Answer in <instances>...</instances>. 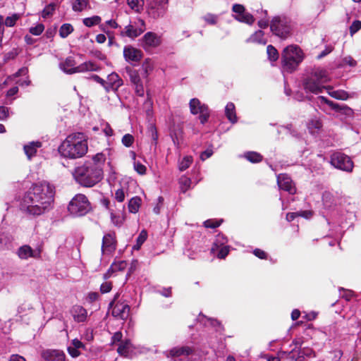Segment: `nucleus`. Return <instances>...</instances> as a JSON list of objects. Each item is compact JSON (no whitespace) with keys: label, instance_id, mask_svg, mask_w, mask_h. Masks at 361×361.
<instances>
[{"label":"nucleus","instance_id":"1","mask_svg":"<svg viewBox=\"0 0 361 361\" xmlns=\"http://www.w3.org/2000/svg\"><path fill=\"white\" fill-rule=\"evenodd\" d=\"M54 193V187L47 182L34 184L22 198L20 209L28 216H40L51 208Z\"/></svg>","mask_w":361,"mask_h":361},{"label":"nucleus","instance_id":"2","mask_svg":"<svg viewBox=\"0 0 361 361\" xmlns=\"http://www.w3.org/2000/svg\"><path fill=\"white\" fill-rule=\"evenodd\" d=\"M87 140L82 133H72L66 137L59 147L62 157L69 159L82 157L87 152Z\"/></svg>","mask_w":361,"mask_h":361},{"label":"nucleus","instance_id":"3","mask_svg":"<svg viewBox=\"0 0 361 361\" xmlns=\"http://www.w3.org/2000/svg\"><path fill=\"white\" fill-rule=\"evenodd\" d=\"M330 81L328 71L322 68H314L304 78L302 86L306 93L318 94L324 90L331 89V86L325 84Z\"/></svg>","mask_w":361,"mask_h":361},{"label":"nucleus","instance_id":"4","mask_svg":"<svg viewBox=\"0 0 361 361\" xmlns=\"http://www.w3.org/2000/svg\"><path fill=\"white\" fill-rule=\"evenodd\" d=\"M73 175L78 183L84 187L91 188L101 181L103 178V171L85 161L82 165L75 169Z\"/></svg>","mask_w":361,"mask_h":361},{"label":"nucleus","instance_id":"5","mask_svg":"<svg viewBox=\"0 0 361 361\" xmlns=\"http://www.w3.org/2000/svg\"><path fill=\"white\" fill-rule=\"evenodd\" d=\"M303 60V53L297 45H290L286 47L281 56L283 70L288 73L294 71Z\"/></svg>","mask_w":361,"mask_h":361},{"label":"nucleus","instance_id":"6","mask_svg":"<svg viewBox=\"0 0 361 361\" xmlns=\"http://www.w3.org/2000/svg\"><path fill=\"white\" fill-rule=\"evenodd\" d=\"M91 209V204L87 197L83 194L75 195L70 201L68 210L75 216L85 215Z\"/></svg>","mask_w":361,"mask_h":361},{"label":"nucleus","instance_id":"7","mask_svg":"<svg viewBox=\"0 0 361 361\" xmlns=\"http://www.w3.org/2000/svg\"><path fill=\"white\" fill-rule=\"evenodd\" d=\"M273 34L281 39L287 38L291 32L290 22L286 18L275 17L270 25Z\"/></svg>","mask_w":361,"mask_h":361},{"label":"nucleus","instance_id":"8","mask_svg":"<svg viewBox=\"0 0 361 361\" xmlns=\"http://www.w3.org/2000/svg\"><path fill=\"white\" fill-rule=\"evenodd\" d=\"M330 163L334 167L346 172H351L354 166L351 159L340 152L331 155Z\"/></svg>","mask_w":361,"mask_h":361},{"label":"nucleus","instance_id":"9","mask_svg":"<svg viewBox=\"0 0 361 361\" xmlns=\"http://www.w3.org/2000/svg\"><path fill=\"white\" fill-rule=\"evenodd\" d=\"M189 106L192 114H200L199 119L202 124L207 122L210 116L207 105L202 104L198 99L193 98L190 99Z\"/></svg>","mask_w":361,"mask_h":361},{"label":"nucleus","instance_id":"10","mask_svg":"<svg viewBox=\"0 0 361 361\" xmlns=\"http://www.w3.org/2000/svg\"><path fill=\"white\" fill-rule=\"evenodd\" d=\"M168 8V0H151L148 6V13L153 18L163 17Z\"/></svg>","mask_w":361,"mask_h":361},{"label":"nucleus","instance_id":"11","mask_svg":"<svg viewBox=\"0 0 361 361\" xmlns=\"http://www.w3.org/2000/svg\"><path fill=\"white\" fill-rule=\"evenodd\" d=\"M232 11L234 13L233 16L236 20L248 25H252L254 23L255 18L252 14L246 11L242 4H233Z\"/></svg>","mask_w":361,"mask_h":361},{"label":"nucleus","instance_id":"12","mask_svg":"<svg viewBox=\"0 0 361 361\" xmlns=\"http://www.w3.org/2000/svg\"><path fill=\"white\" fill-rule=\"evenodd\" d=\"M145 30V24L143 20L140 19L135 24H130L121 31V37H128L134 39L140 36Z\"/></svg>","mask_w":361,"mask_h":361},{"label":"nucleus","instance_id":"13","mask_svg":"<svg viewBox=\"0 0 361 361\" xmlns=\"http://www.w3.org/2000/svg\"><path fill=\"white\" fill-rule=\"evenodd\" d=\"M116 249V234L109 233L102 238V252L103 255H111Z\"/></svg>","mask_w":361,"mask_h":361},{"label":"nucleus","instance_id":"14","mask_svg":"<svg viewBox=\"0 0 361 361\" xmlns=\"http://www.w3.org/2000/svg\"><path fill=\"white\" fill-rule=\"evenodd\" d=\"M160 44V37L152 32H147L141 39V45L146 51L155 48Z\"/></svg>","mask_w":361,"mask_h":361},{"label":"nucleus","instance_id":"15","mask_svg":"<svg viewBox=\"0 0 361 361\" xmlns=\"http://www.w3.org/2000/svg\"><path fill=\"white\" fill-rule=\"evenodd\" d=\"M41 249H32L30 245H24L20 246L17 250V255L21 259H27L28 258L38 259L41 256Z\"/></svg>","mask_w":361,"mask_h":361},{"label":"nucleus","instance_id":"16","mask_svg":"<svg viewBox=\"0 0 361 361\" xmlns=\"http://www.w3.org/2000/svg\"><path fill=\"white\" fill-rule=\"evenodd\" d=\"M123 56L129 63L138 62L142 58V53L140 49L128 45L123 48Z\"/></svg>","mask_w":361,"mask_h":361},{"label":"nucleus","instance_id":"17","mask_svg":"<svg viewBox=\"0 0 361 361\" xmlns=\"http://www.w3.org/2000/svg\"><path fill=\"white\" fill-rule=\"evenodd\" d=\"M277 183L281 190L287 191L290 194H294L296 192V188L290 177L286 174H279L277 176Z\"/></svg>","mask_w":361,"mask_h":361},{"label":"nucleus","instance_id":"18","mask_svg":"<svg viewBox=\"0 0 361 361\" xmlns=\"http://www.w3.org/2000/svg\"><path fill=\"white\" fill-rule=\"evenodd\" d=\"M107 92L111 91L116 92L120 87L123 85L121 78L115 72L108 75L107 78Z\"/></svg>","mask_w":361,"mask_h":361},{"label":"nucleus","instance_id":"19","mask_svg":"<svg viewBox=\"0 0 361 361\" xmlns=\"http://www.w3.org/2000/svg\"><path fill=\"white\" fill-rule=\"evenodd\" d=\"M41 355L46 361H66L65 353L59 350H45L42 352Z\"/></svg>","mask_w":361,"mask_h":361},{"label":"nucleus","instance_id":"20","mask_svg":"<svg viewBox=\"0 0 361 361\" xmlns=\"http://www.w3.org/2000/svg\"><path fill=\"white\" fill-rule=\"evenodd\" d=\"M130 306L124 303H117L112 310V315L121 319H126L130 313Z\"/></svg>","mask_w":361,"mask_h":361},{"label":"nucleus","instance_id":"21","mask_svg":"<svg viewBox=\"0 0 361 361\" xmlns=\"http://www.w3.org/2000/svg\"><path fill=\"white\" fill-rule=\"evenodd\" d=\"M71 315L75 322L80 323L85 322L87 318V311L80 305H74L71 310Z\"/></svg>","mask_w":361,"mask_h":361},{"label":"nucleus","instance_id":"22","mask_svg":"<svg viewBox=\"0 0 361 361\" xmlns=\"http://www.w3.org/2000/svg\"><path fill=\"white\" fill-rule=\"evenodd\" d=\"M194 352V349L189 346L175 347L171 349L169 351L165 352L166 357H179L180 355H189Z\"/></svg>","mask_w":361,"mask_h":361},{"label":"nucleus","instance_id":"23","mask_svg":"<svg viewBox=\"0 0 361 361\" xmlns=\"http://www.w3.org/2000/svg\"><path fill=\"white\" fill-rule=\"evenodd\" d=\"M75 61L73 57L68 56L66 60L59 64L60 68L68 74L78 73V66H75Z\"/></svg>","mask_w":361,"mask_h":361},{"label":"nucleus","instance_id":"24","mask_svg":"<svg viewBox=\"0 0 361 361\" xmlns=\"http://www.w3.org/2000/svg\"><path fill=\"white\" fill-rule=\"evenodd\" d=\"M42 147V142L39 141H32L24 145V152L29 159L35 156L37 149Z\"/></svg>","mask_w":361,"mask_h":361},{"label":"nucleus","instance_id":"25","mask_svg":"<svg viewBox=\"0 0 361 361\" xmlns=\"http://www.w3.org/2000/svg\"><path fill=\"white\" fill-rule=\"evenodd\" d=\"M106 161L105 154L103 153H97L92 157L91 160L86 161L87 164H90L93 166H97L103 171V166Z\"/></svg>","mask_w":361,"mask_h":361},{"label":"nucleus","instance_id":"26","mask_svg":"<svg viewBox=\"0 0 361 361\" xmlns=\"http://www.w3.org/2000/svg\"><path fill=\"white\" fill-rule=\"evenodd\" d=\"M322 128V123L318 118H311L307 123L308 130L312 135L318 133Z\"/></svg>","mask_w":361,"mask_h":361},{"label":"nucleus","instance_id":"27","mask_svg":"<svg viewBox=\"0 0 361 361\" xmlns=\"http://www.w3.org/2000/svg\"><path fill=\"white\" fill-rule=\"evenodd\" d=\"M225 114L227 118L232 123L237 122L235 105L232 102H228L225 107Z\"/></svg>","mask_w":361,"mask_h":361},{"label":"nucleus","instance_id":"28","mask_svg":"<svg viewBox=\"0 0 361 361\" xmlns=\"http://www.w3.org/2000/svg\"><path fill=\"white\" fill-rule=\"evenodd\" d=\"M154 69V63L149 59H147L144 61L141 67V74L143 78L147 79L149 74Z\"/></svg>","mask_w":361,"mask_h":361},{"label":"nucleus","instance_id":"29","mask_svg":"<svg viewBox=\"0 0 361 361\" xmlns=\"http://www.w3.org/2000/svg\"><path fill=\"white\" fill-rule=\"evenodd\" d=\"M264 32L262 30H257L252 34L247 40V42L257 43L261 44H265L267 40L264 37Z\"/></svg>","mask_w":361,"mask_h":361},{"label":"nucleus","instance_id":"30","mask_svg":"<svg viewBox=\"0 0 361 361\" xmlns=\"http://www.w3.org/2000/svg\"><path fill=\"white\" fill-rule=\"evenodd\" d=\"M227 238L223 234H219L216 235V239L213 243V245L211 248V252L213 254L216 253V251L220 248V247L226 246V243H227Z\"/></svg>","mask_w":361,"mask_h":361},{"label":"nucleus","instance_id":"31","mask_svg":"<svg viewBox=\"0 0 361 361\" xmlns=\"http://www.w3.org/2000/svg\"><path fill=\"white\" fill-rule=\"evenodd\" d=\"M99 67L96 63L92 61H86L79 66H78L77 71L78 73L85 71H97Z\"/></svg>","mask_w":361,"mask_h":361},{"label":"nucleus","instance_id":"32","mask_svg":"<svg viewBox=\"0 0 361 361\" xmlns=\"http://www.w3.org/2000/svg\"><path fill=\"white\" fill-rule=\"evenodd\" d=\"M317 103L320 104H326L328 106H329L331 108V109L335 110L336 111H341L344 108H345V106H340L338 104L334 103V102L328 99L327 98L323 96H319L317 97Z\"/></svg>","mask_w":361,"mask_h":361},{"label":"nucleus","instance_id":"33","mask_svg":"<svg viewBox=\"0 0 361 361\" xmlns=\"http://www.w3.org/2000/svg\"><path fill=\"white\" fill-rule=\"evenodd\" d=\"M331 90H332V88L327 90L328 94L331 97H332L336 99L346 100L350 97L349 94L345 90H339L332 91Z\"/></svg>","mask_w":361,"mask_h":361},{"label":"nucleus","instance_id":"34","mask_svg":"<svg viewBox=\"0 0 361 361\" xmlns=\"http://www.w3.org/2000/svg\"><path fill=\"white\" fill-rule=\"evenodd\" d=\"M141 204V199L139 197L131 198L128 202V209L130 213L135 214L138 212Z\"/></svg>","mask_w":361,"mask_h":361},{"label":"nucleus","instance_id":"35","mask_svg":"<svg viewBox=\"0 0 361 361\" xmlns=\"http://www.w3.org/2000/svg\"><path fill=\"white\" fill-rule=\"evenodd\" d=\"M126 69L133 85H135L142 82L140 75L137 71L133 70L130 67H127Z\"/></svg>","mask_w":361,"mask_h":361},{"label":"nucleus","instance_id":"36","mask_svg":"<svg viewBox=\"0 0 361 361\" xmlns=\"http://www.w3.org/2000/svg\"><path fill=\"white\" fill-rule=\"evenodd\" d=\"M132 159H133V166L135 171L139 173L140 175H145L146 173L147 168L145 165L141 164L139 161H137L136 158V154L134 152H130Z\"/></svg>","mask_w":361,"mask_h":361},{"label":"nucleus","instance_id":"37","mask_svg":"<svg viewBox=\"0 0 361 361\" xmlns=\"http://www.w3.org/2000/svg\"><path fill=\"white\" fill-rule=\"evenodd\" d=\"M297 216H302L306 219H308L312 216V212L310 211H302V212H290L286 214V220L288 221H292Z\"/></svg>","mask_w":361,"mask_h":361},{"label":"nucleus","instance_id":"38","mask_svg":"<svg viewBox=\"0 0 361 361\" xmlns=\"http://www.w3.org/2000/svg\"><path fill=\"white\" fill-rule=\"evenodd\" d=\"M243 157L252 163H259L262 160V156L256 152H247Z\"/></svg>","mask_w":361,"mask_h":361},{"label":"nucleus","instance_id":"39","mask_svg":"<svg viewBox=\"0 0 361 361\" xmlns=\"http://www.w3.org/2000/svg\"><path fill=\"white\" fill-rule=\"evenodd\" d=\"M73 30H74V29L71 24L64 23L60 27L59 35L62 38H66L70 34H71L73 32Z\"/></svg>","mask_w":361,"mask_h":361},{"label":"nucleus","instance_id":"40","mask_svg":"<svg viewBox=\"0 0 361 361\" xmlns=\"http://www.w3.org/2000/svg\"><path fill=\"white\" fill-rule=\"evenodd\" d=\"M130 346L131 343L130 340L121 341L117 349V351L120 355L127 356L129 353V348Z\"/></svg>","mask_w":361,"mask_h":361},{"label":"nucleus","instance_id":"41","mask_svg":"<svg viewBox=\"0 0 361 361\" xmlns=\"http://www.w3.org/2000/svg\"><path fill=\"white\" fill-rule=\"evenodd\" d=\"M192 181L190 178L183 176L179 179L180 188L182 192H185L190 188Z\"/></svg>","mask_w":361,"mask_h":361},{"label":"nucleus","instance_id":"42","mask_svg":"<svg viewBox=\"0 0 361 361\" xmlns=\"http://www.w3.org/2000/svg\"><path fill=\"white\" fill-rule=\"evenodd\" d=\"M147 238V233L146 231H142L136 239V244L133 245V249L138 250L142 245L145 243Z\"/></svg>","mask_w":361,"mask_h":361},{"label":"nucleus","instance_id":"43","mask_svg":"<svg viewBox=\"0 0 361 361\" xmlns=\"http://www.w3.org/2000/svg\"><path fill=\"white\" fill-rule=\"evenodd\" d=\"M268 59L271 61H276L279 59V53L276 49L272 45H268L267 47Z\"/></svg>","mask_w":361,"mask_h":361},{"label":"nucleus","instance_id":"44","mask_svg":"<svg viewBox=\"0 0 361 361\" xmlns=\"http://www.w3.org/2000/svg\"><path fill=\"white\" fill-rule=\"evenodd\" d=\"M88 6L87 0H75L73 4V10L75 11H82Z\"/></svg>","mask_w":361,"mask_h":361},{"label":"nucleus","instance_id":"45","mask_svg":"<svg viewBox=\"0 0 361 361\" xmlns=\"http://www.w3.org/2000/svg\"><path fill=\"white\" fill-rule=\"evenodd\" d=\"M101 18L97 16H94L90 18H86L83 19V23L87 27H92L97 25L100 23Z\"/></svg>","mask_w":361,"mask_h":361},{"label":"nucleus","instance_id":"46","mask_svg":"<svg viewBox=\"0 0 361 361\" xmlns=\"http://www.w3.org/2000/svg\"><path fill=\"white\" fill-rule=\"evenodd\" d=\"M192 162V157L191 156L185 157L183 160L179 163V169L181 171L186 170Z\"/></svg>","mask_w":361,"mask_h":361},{"label":"nucleus","instance_id":"47","mask_svg":"<svg viewBox=\"0 0 361 361\" xmlns=\"http://www.w3.org/2000/svg\"><path fill=\"white\" fill-rule=\"evenodd\" d=\"M11 109L5 106H0V121H6L10 117Z\"/></svg>","mask_w":361,"mask_h":361},{"label":"nucleus","instance_id":"48","mask_svg":"<svg viewBox=\"0 0 361 361\" xmlns=\"http://www.w3.org/2000/svg\"><path fill=\"white\" fill-rule=\"evenodd\" d=\"M19 18L20 16L18 14H13L11 16H8L6 18L4 24L7 27H13L15 25Z\"/></svg>","mask_w":361,"mask_h":361},{"label":"nucleus","instance_id":"49","mask_svg":"<svg viewBox=\"0 0 361 361\" xmlns=\"http://www.w3.org/2000/svg\"><path fill=\"white\" fill-rule=\"evenodd\" d=\"M44 30V26L42 23H38L34 27H31L29 30L30 32L36 36L40 35Z\"/></svg>","mask_w":361,"mask_h":361},{"label":"nucleus","instance_id":"50","mask_svg":"<svg viewBox=\"0 0 361 361\" xmlns=\"http://www.w3.org/2000/svg\"><path fill=\"white\" fill-rule=\"evenodd\" d=\"M121 142L125 147H130L134 142V137L127 133L123 136Z\"/></svg>","mask_w":361,"mask_h":361},{"label":"nucleus","instance_id":"51","mask_svg":"<svg viewBox=\"0 0 361 361\" xmlns=\"http://www.w3.org/2000/svg\"><path fill=\"white\" fill-rule=\"evenodd\" d=\"M216 252H217L216 256L218 258L224 259L229 252V247L227 245L220 247Z\"/></svg>","mask_w":361,"mask_h":361},{"label":"nucleus","instance_id":"52","mask_svg":"<svg viewBox=\"0 0 361 361\" xmlns=\"http://www.w3.org/2000/svg\"><path fill=\"white\" fill-rule=\"evenodd\" d=\"M126 192L123 188H118L116 190L114 197L118 202H123L125 200Z\"/></svg>","mask_w":361,"mask_h":361},{"label":"nucleus","instance_id":"53","mask_svg":"<svg viewBox=\"0 0 361 361\" xmlns=\"http://www.w3.org/2000/svg\"><path fill=\"white\" fill-rule=\"evenodd\" d=\"M361 29V21L358 20H354L350 26V33L353 35Z\"/></svg>","mask_w":361,"mask_h":361},{"label":"nucleus","instance_id":"54","mask_svg":"<svg viewBox=\"0 0 361 361\" xmlns=\"http://www.w3.org/2000/svg\"><path fill=\"white\" fill-rule=\"evenodd\" d=\"M110 216H111V221L113 224H114L116 226H121L123 221H122V219L121 218V216L119 215H116L114 212V211H111Z\"/></svg>","mask_w":361,"mask_h":361},{"label":"nucleus","instance_id":"55","mask_svg":"<svg viewBox=\"0 0 361 361\" xmlns=\"http://www.w3.org/2000/svg\"><path fill=\"white\" fill-rule=\"evenodd\" d=\"M55 9V6L53 4H50L48 6H47L43 11H42V16L44 18L48 17L50 15H51Z\"/></svg>","mask_w":361,"mask_h":361},{"label":"nucleus","instance_id":"56","mask_svg":"<svg viewBox=\"0 0 361 361\" xmlns=\"http://www.w3.org/2000/svg\"><path fill=\"white\" fill-rule=\"evenodd\" d=\"M9 243L8 236L4 233H0V250L6 248Z\"/></svg>","mask_w":361,"mask_h":361},{"label":"nucleus","instance_id":"57","mask_svg":"<svg viewBox=\"0 0 361 361\" xmlns=\"http://www.w3.org/2000/svg\"><path fill=\"white\" fill-rule=\"evenodd\" d=\"M134 86L135 94L139 97H143L145 94V89L142 82L136 84Z\"/></svg>","mask_w":361,"mask_h":361},{"label":"nucleus","instance_id":"58","mask_svg":"<svg viewBox=\"0 0 361 361\" xmlns=\"http://www.w3.org/2000/svg\"><path fill=\"white\" fill-rule=\"evenodd\" d=\"M220 221L209 219L204 222V226L206 228H215L219 227L220 226Z\"/></svg>","mask_w":361,"mask_h":361},{"label":"nucleus","instance_id":"59","mask_svg":"<svg viewBox=\"0 0 361 361\" xmlns=\"http://www.w3.org/2000/svg\"><path fill=\"white\" fill-rule=\"evenodd\" d=\"M18 55L16 50H12L4 55V62H8L10 60L14 59Z\"/></svg>","mask_w":361,"mask_h":361},{"label":"nucleus","instance_id":"60","mask_svg":"<svg viewBox=\"0 0 361 361\" xmlns=\"http://www.w3.org/2000/svg\"><path fill=\"white\" fill-rule=\"evenodd\" d=\"M204 19L207 23L214 25L216 23L217 17L215 15L208 13L204 17Z\"/></svg>","mask_w":361,"mask_h":361},{"label":"nucleus","instance_id":"61","mask_svg":"<svg viewBox=\"0 0 361 361\" xmlns=\"http://www.w3.org/2000/svg\"><path fill=\"white\" fill-rule=\"evenodd\" d=\"M253 254L258 258L264 259H267V254L262 250L256 248L253 250Z\"/></svg>","mask_w":361,"mask_h":361},{"label":"nucleus","instance_id":"62","mask_svg":"<svg viewBox=\"0 0 361 361\" xmlns=\"http://www.w3.org/2000/svg\"><path fill=\"white\" fill-rule=\"evenodd\" d=\"M112 288L111 283L109 282H104L100 286V291L102 293H107L111 291Z\"/></svg>","mask_w":361,"mask_h":361},{"label":"nucleus","instance_id":"63","mask_svg":"<svg viewBox=\"0 0 361 361\" xmlns=\"http://www.w3.org/2000/svg\"><path fill=\"white\" fill-rule=\"evenodd\" d=\"M343 63L347 64L351 67H355L357 65V62L351 56H348L343 59Z\"/></svg>","mask_w":361,"mask_h":361},{"label":"nucleus","instance_id":"64","mask_svg":"<svg viewBox=\"0 0 361 361\" xmlns=\"http://www.w3.org/2000/svg\"><path fill=\"white\" fill-rule=\"evenodd\" d=\"M99 298V293L96 292H91L89 293L87 296V300L88 302L92 303L94 301H96Z\"/></svg>","mask_w":361,"mask_h":361}]
</instances>
